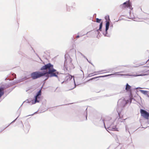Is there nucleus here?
Returning <instances> with one entry per match:
<instances>
[{
  "mask_svg": "<svg viewBox=\"0 0 149 149\" xmlns=\"http://www.w3.org/2000/svg\"><path fill=\"white\" fill-rule=\"evenodd\" d=\"M72 77L71 75L68 74V76L66 77V78L68 80H70L72 78Z\"/></svg>",
  "mask_w": 149,
  "mask_h": 149,
  "instance_id": "obj_9",
  "label": "nucleus"
},
{
  "mask_svg": "<svg viewBox=\"0 0 149 149\" xmlns=\"http://www.w3.org/2000/svg\"><path fill=\"white\" fill-rule=\"evenodd\" d=\"M79 35H78V36H76V38H79Z\"/></svg>",
  "mask_w": 149,
  "mask_h": 149,
  "instance_id": "obj_15",
  "label": "nucleus"
},
{
  "mask_svg": "<svg viewBox=\"0 0 149 149\" xmlns=\"http://www.w3.org/2000/svg\"><path fill=\"white\" fill-rule=\"evenodd\" d=\"M122 102L125 103V105L127 103V101H126L125 99L122 100Z\"/></svg>",
  "mask_w": 149,
  "mask_h": 149,
  "instance_id": "obj_13",
  "label": "nucleus"
},
{
  "mask_svg": "<svg viewBox=\"0 0 149 149\" xmlns=\"http://www.w3.org/2000/svg\"><path fill=\"white\" fill-rule=\"evenodd\" d=\"M105 19L106 20V22L109 21L110 20L109 16L107 15L105 17Z\"/></svg>",
  "mask_w": 149,
  "mask_h": 149,
  "instance_id": "obj_11",
  "label": "nucleus"
},
{
  "mask_svg": "<svg viewBox=\"0 0 149 149\" xmlns=\"http://www.w3.org/2000/svg\"><path fill=\"white\" fill-rule=\"evenodd\" d=\"M131 6V3L129 1L124 2L120 6V8L122 9H124L128 7L130 8Z\"/></svg>",
  "mask_w": 149,
  "mask_h": 149,
  "instance_id": "obj_3",
  "label": "nucleus"
},
{
  "mask_svg": "<svg viewBox=\"0 0 149 149\" xmlns=\"http://www.w3.org/2000/svg\"><path fill=\"white\" fill-rule=\"evenodd\" d=\"M143 71H146L147 70L146 69H143Z\"/></svg>",
  "mask_w": 149,
  "mask_h": 149,
  "instance_id": "obj_16",
  "label": "nucleus"
},
{
  "mask_svg": "<svg viewBox=\"0 0 149 149\" xmlns=\"http://www.w3.org/2000/svg\"><path fill=\"white\" fill-rule=\"evenodd\" d=\"M108 74V75H105L103 76H99V77H95L92 78L90 79V80H92L93 79H95V78H99V77H107V76H110V75H113V74Z\"/></svg>",
  "mask_w": 149,
  "mask_h": 149,
  "instance_id": "obj_7",
  "label": "nucleus"
},
{
  "mask_svg": "<svg viewBox=\"0 0 149 149\" xmlns=\"http://www.w3.org/2000/svg\"><path fill=\"white\" fill-rule=\"evenodd\" d=\"M147 68V67H146V66H144V67H143V68Z\"/></svg>",
  "mask_w": 149,
  "mask_h": 149,
  "instance_id": "obj_17",
  "label": "nucleus"
},
{
  "mask_svg": "<svg viewBox=\"0 0 149 149\" xmlns=\"http://www.w3.org/2000/svg\"><path fill=\"white\" fill-rule=\"evenodd\" d=\"M48 70V71H43V72L37 71L33 72L31 74V77L33 79H36L40 77L44 76H45L47 78L45 80L47 79L49 77V74H50L49 77H58V72L56 71V70L54 68L53 65L50 63H49L43 66L40 68L41 70Z\"/></svg>",
  "mask_w": 149,
  "mask_h": 149,
  "instance_id": "obj_1",
  "label": "nucleus"
},
{
  "mask_svg": "<svg viewBox=\"0 0 149 149\" xmlns=\"http://www.w3.org/2000/svg\"><path fill=\"white\" fill-rule=\"evenodd\" d=\"M141 75H142L139 74V75H134V77H136V76H141Z\"/></svg>",
  "mask_w": 149,
  "mask_h": 149,
  "instance_id": "obj_14",
  "label": "nucleus"
},
{
  "mask_svg": "<svg viewBox=\"0 0 149 149\" xmlns=\"http://www.w3.org/2000/svg\"><path fill=\"white\" fill-rule=\"evenodd\" d=\"M141 115L145 118L148 119L149 117V113L143 109L140 110Z\"/></svg>",
  "mask_w": 149,
  "mask_h": 149,
  "instance_id": "obj_2",
  "label": "nucleus"
},
{
  "mask_svg": "<svg viewBox=\"0 0 149 149\" xmlns=\"http://www.w3.org/2000/svg\"><path fill=\"white\" fill-rule=\"evenodd\" d=\"M41 95V91L40 90L37 93V95L35 97V100H34L32 101V103L33 104H34L36 102H39V100L38 99L40 98V96Z\"/></svg>",
  "mask_w": 149,
  "mask_h": 149,
  "instance_id": "obj_4",
  "label": "nucleus"
},
{
  "mask_svg": "<svg viewBox=\"0 0 149 149\" xmlns=\"http://www.w3.org/2000/svg\"><path fill=\"white\" fill-rule=\"evenodd\" d=\"M106 71V70H102L99 71L98 72H94L93 73L89 74L88 75V76L89 77H91L92 76L96 74H96L97 73H102L103 72H105Z\"/></svg>",
  "mask_w": 149,
  "mask_h": 149,
  "instance_id": "obj_6",
  "label": "nucleus"
},
{
  "mask_svg": "<svg viewBox=\"0 0 149 149\" xmlns=\"http://www.w3.org/2000/svg\"><path fill=\"white\" fill-rule=\"evenodd\" d=\"M102 22H101L100 25L99 29H98V30H97V31H101V29L102 28Z\"/></svg>",
  "mask_w": 149,
  "mask_h": 149,
  "instance_id": "obj_10",
  "label": "nucleus"
},
{
  "mask_svg": "<svg viewBox=\"0 0 149 149\" xmlns=\"http://www.w3.org/2000/svg\"><path fill=\"white\" fill-rule=\"evenodd\" d=\"M125 90L127 92H129L130 93H132V87L129 85L128 83L126 84Z\"/></svg>",
  "mask_w": 149,
  "mask_h": 149,
  "instance_id": "obj_5",
  "label": "nucleus"
},
{
  "mask_svg": "<svg viewBox=\"0 0 149 149\" xmlns=\"http://www.w3.org/2000/svg\"><path fill=\"white\" fill-rule=\"evenodd\" d=\"M106 31H107L108 30L109 26V21H107L106 22Z\"/></svg>",
  "mask_w": 149,
  "mask_h": 149,
  "instance_id": "obj_8",
  "label": "nucleus"
},
{
  "mask_svg": "<svg viewBox=\"0 0 149 149\" xmlns=\"http://www.w3.org/2000/svg\"><path fill=\"white\" fill-rule=\"evenodd\" d=\"M101 21V19H99L98 18H97L96 19V22L97 23H100Z\"/></svg>",
  "mask_w": 149,
  "mask_h": 149,
  "instance_id": "obj_12",
  "label": "nucleus"
}]
</instances>
